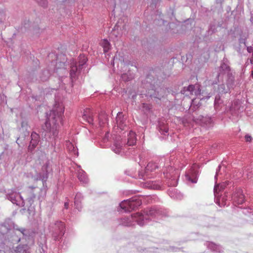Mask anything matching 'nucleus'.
I'll return each instance as SVG.
<instances>
[{
    "label": "nucleus",
    "instance_id": "14",
    "mask_svg": "<svg viewBox=\"0 0 253 253\" xmlns=\"http://www.w3.org/2000/svg\"><path fill=\"white\" fill-rule=\"evenodd\" d=\"M79 70V68H78L76 65H73L71 66V69L70 70V76L72 79L75 78L76 76V73Z\"/></svg>",
    "mask_w": 253,
    "mask_h": 253
},
{
    "label": "nucleus",
    "instance_id": "12",
    "mask_svg": "<svg viewBox=\"0 0 253 253\" xmlns=\"http://www.w3.org/2000/svg\"><path fill=\"white\" fill-rule=\"evenodd\" d=\"M158 168L157 165L154 163H149L146 167V173H148L149 171H153Z\"/></svg>",
    "mask_w": 253,
    "mask_h": 253
},
{
    "label": "nucleus",
    "instance_id": "23",
    "mask_svg": "<svg viewBox=\"0 0 253 253\" xmlns=\"http://www.w3.org/2000/svg\"><path fill=\"white\" fill-rule=\"evenodd\" d=\"M247 51L250 53L252 52V53H253V47L252 46L247 47Z\"/></svg>",
    "mask_w": 253,
    "mask_h": 253
},
{
    "label": "nucleus",
    "instance_id": "7",
    "mask_svg": "<svg viewBox=\"0 0 253 253\" xmlns=\"http://www.w3.org/2000/svg\"><path fill=\"white\" fill-rule=\"evenodd\" d=\"M136 142V137L135 132L130 131L128 135L127 144L129 146H133L135 144Z\"/></svg>",
    "mask_w": 253,
    "mask_h": 253
},
{
    "label": "nucleus",
    "instance_id": "24",
    "mask_svg": "<svg viewBox=\"0 0 253 253\" xmlns=\"http://www.w3.org/2000/svg\"><path fill=\"white\" fill-rule=\"evenodd\" d=\"M67 146L70 148V149H71V148H74L73 145H72V144L70 142H67Z\"/></svg>",
    "mask_w": 253,
    "mask_h": 253
},
{
    "label": "nucleus",
    "instance_id": "19",
    "mask_svg": "<svg viewBox=\"0 0 253 253\" xmlns=\"http://www.w3.org/2000/svg\"><path fill=\"white\" fill-rule=\"evenodd\" d=\"M39 4L43 7H45L47 5V0H37Z\"/></svg>",
    "mask_w": 253,
    "mask_h": 253
},
{
    "label": "nucleus",
    "instance_id": "5",
    "mask_svg": "<svg viewBox=\"0 0 253 253\" xmlns=\"http://www.w3.org/2000/svg\"><path fill=\"white\" fill-rule=\"evenodd\" d=\"M186 90L190 92V94H195V95L200 94L201 91L198 85H197L196 86L194 85H189L187 87Z\"/></svg>",
    "mask_w": 253,
    "mask_h": 253
},
{
    "label": "nucleus",
    "instance_id": "30",
    "mask_svg": "<svg viewBox=\"0 0 253 253\" xmlns=\"http://www.w3.org/2000/svg\"><path fill=\"white\" fill-rule=\"evenodd\" d=\"M214 191L216 190V187H215V188H214Z\"/></svg>",
    "mask_w": 253,
    "mask_h": 253
},
{
    "label": "nucleus",
    "instance_id": "25",
    "mask_svg": "<svg viewBox=\"0 0 253 253\" xmlns=\"http://www.w3.org/2000/svg\"><path fill=\"white\" fill-rule=\"evenodd\" d=\"M250 62L251 64H253V53H252V56L250 58Z\"/></svg>",
    "mask_w": 253,
    "mask_h": 253
},
{
    "label": "nucleus",
    "instance_id": "20",
    "mask_svg": "<svg viewBox=\"0 0 253 253\" xmlns=\"http://www.w3.org/2000/svg\"><path fill=\"white\" fill-rule=\"evenodd\" d=\"M31 140H39V136L37 133L33 132L31 134Z\"/></svg>",
    "mask_w": 253,
    "mask_h": 253
},
{
    "label": "nucleus",
    "instance_id": "22",
    "mask_svg": "<svg viewBox=\"0 0 253 253\" xmlns=\"http://www.w3.org/2000/svg\"><path fill=\"white\" fill-rule=\"evenodd\" d=\"M245 140L247 142H250L252 139V137L248 135H246L245 137Z\"/></svg>",
    "mask_w": 253,
    "mask_h": 253
},
{
    "label": "nucleus",
    "instance_id": "28",
    "mask_svg": "<svg viewBox=\"0 0 253 253\" xmlns=\"http://www.w3.org/2000/svg\"><path fill=\"white\" fill-rule=\"evenodd\" d=\"M54 240H59V238L58 237H56L55 236H54Z\"/></svg>",
    "mask_w": 253,
    "mask_h": 253
},
{
    "label": "nucleus",
    "instance_id": "15",
    "mask_svg": "<svg viewBox=\"0 0 253 253\" xmlns=\"http://www.w3.org/2000/svg\"><path fill=\"white\" fill-rule=\"evenodd\" d=\"M89 111L88 110V111H85V113L84 114V116H83V118L84 119H85L86 120V121L90 124H92L93 123V118L92 117V116L91 115H87V113L88 112L89 113Z\"/></svg>",
    "mask_w": 253,
    "mask_h": 253
},
{
    "label": "nucleus",
    "instance_id": "18",
    "mask_svg": "<svg viewBox=\"0 0 253 253\" xmlns=\"http://www.w3.org/2000/svg\"><path fill=\"white\" fill-rule=\"evenodd\" d=\"M60 224V233H59V235L60 236H62L64 235V228H65V226H64V224L62 222H60L59 223Z\"/></svg>",
    "mask_w": 253,
    "mask_h": 253
},
{
    "label": "nucleus",
    "instance_id": "2",
    "mask_svg": "<svg viewBox=\"0 0 253 253\" xmlns=\"http://www.w3.org/2000/svg\"><path fill=\"white\" fill-rule=\"evenodd\" d=\"M141 203L137 199H132L129 200L124 201L120 204V207L122 209L125 211H129L130 209H134V208L139 206Z\"/></svg>",
    "mask_w": 253,
    "mask_h": 253
},
{
    "label": "nucleus",
    "instance_id": "10",
    "mask_svg": "<svg viewBox=\"0 0 253 253\" xmlns=\"http://www.w3.org/2000/svg\"><path fill=\"white\" fill-rule=\"evenodd\" d=\"M197 172L196 171H194L192 172L190 174H187L186 175L187 179L190 181L192 183H196L197 182Z\"/></svg>",
    "mask_w": 253,
    "mask_h": 253
},
{
    "label": "nucleus",
    "instance_id": "27",
    "mask_svg": "<svg viewBox=\"0 0 253 253\" xmlns=\"http://www.w3.org/2000/svg\"><path fill=\"white\" fill-rule=\"evenodd\" d=\"M75 205H77V202H78V196L76 195V196L75 197Z\"/></svg>",
    "mask_w": 253,
    "mask_h": 253
},
{
    "label": "nucleus",
    "instance_id": "13",
    "mask_svg": "<svg viewBox=\"0 0 253 253\" xmlns=\"http://www.w3.org/2000/svg\"><path fill=\"white\" fill-rule=\"evenodd\" d=\"M79 58V69H80L82 68V66L86 63L87 58L84 55H80Z\"/></svg>",
    "mask_w": 253,
    "mask_h": 253
},
{
    "label": "nucleus",
    "instance_id": "29",
    "mask_svg": "<svg viewBox=\"0 0 253 253\" xmlns=\"http://www.w3.org/2000/svg\"><path fill=\"white\" fill-rule=\"evenodd\" d=\"M251 76H252V78H253V70L252 71Z\"/></svg>",
    "mask_w": 253,
    "mask_h": 253
},
{
    "label": "nucleus",
    "instance_id": "11",
    "mask_svg": "<svg viewBox=\"0 0 253 253\" xmlns=\"http://www.w3.org/2000/svg\"><path fill=\"white\" fill-rule=\"evenodd\" d=\"M78 177L81 181L84 183H86L88 181V178L86 175V174L83 170L79 171L78 174Z\"/></svg>",
    "mask_w": 253,
    "mask_h": 253
},
{
    "label": "nucleus",
    "instance_id": "6",
    "mask_svg": "<svg viewBox=\"0 0 253 253\" xmlns=\"http://www.w3.org/2000/svg\"><path fill=\"white\" fill-rule=\"evenodd\" d=\"M132 217L136 220V221L140 226H142L144 225V220L145 218L144 215L142 213L139 212L134 213L132 215Z\"/></svg>",
    "mask_w": 253,
    "mask_h": 253
},
{
    "label": "nucleus",
    "instance_id": "8",
    "mask_svg": "<svg viewBox=\"0 0 253 253\" xmlns=\"http://www.w3.org/2000/svg\"><path fill=\"white\" fill-rule=\"evenodd\" d=\"M100 45L103 47L104 53L107 52L111 48V44L106 39L102 40L100 42Z\"/></svg>",
    "mask_w": 253,
    "mask_h": 253
},
{
    "label": "nucleus",
    "instance_id": "3",
    "mask_svg": "<svg viewBox=\"0 0 253 253\" xmlns=\"http://www.w3.org/2000/svg\"><path fill=\"white\" fill-rule=\"evenodd\" d=\"M233 202L236 204L241 205L245 201L243 190L241 188H236L232 197Z\"/></svg>",
    "mask_w": 253,
    "mask_h": 253
},
{
    "label": "nucleus",
    "instance_id": "26",
    "mask_svg": "<svg viewBox=\"0 0 253 253\" xmlns=\"http://www.w3.org/2000/svg\"><path fill=\"white\" fill-rule=\"evenodd\" d=\"M64 206H65V208L67 209L68 208V207H69V203H65V204H64Z\"/></svg>",
    "mask_w": 253,
    "mask_h": 253
},
{
    "label": "nucleus",
    "instance_id": "4",
    "mask_svg": "<svg viewBox=\"0 0 253 253\" xmlns=\"http://www.w3.org/2000/svg\"><path fill=\"white\" fill-rule=\"evenodd\" d=\"M118 127L123 130L126 126V118H124L122 113H119L116 118Z\"/></svg>",
    "mask_w": 253,
    "mask_h": 253
},
{
    "label": "nucleus",
    "instance_id": "17",
    "mask_svg": "<svg viewBox=\"0 0 253 253\" xmlns=\"http://www.w3.org/2000/svg\"><path fill=\"white\" fill-rule=\"evenodd\" d=\"M100 125L101 126L107 122V116L105 114L100 115L99 116Z\"/></svg>",
    "mask_w": 253,
    "mask_h": 253
},
{
    "label": "nucleus",
    "instance_id": "21",
    "mask_svg": "<svg viewBox=\"0 0 253 253\" xmlns=\"http://www.w3.org/2000/svg\"><path fill=\"white\" fill-rule=\"evenodd\" d=\"M146 186L149 188H152V189H158L160 187V186L158 185H150V184H148V185Z\"/></svg>",
    "mask_w": 253,
    "mask_h": 253
},
{
    "label": "nucleus",
    "instance_id": "9",
    "mask_svg": "<svg viewBox=\"0 0 253 253\" xmlns=\"http://www.w3.org/2000/svg\"><path fill=\"white\" fill-rule=\"evenodd\" d=\"M124 143L120 141H116L113 147V151L116 154H120L121 152L122 146Z\"/></svg>",
    "mask_w": 253,
    "mask_h": 253
},
{
    "label": "nucleus",
    "instance_id": "16",
    "mask_svg": "<svg viewBox=\"0 0 253 253\" xmlns=\"http://www.w3.org/2000/svg\"><path fill=\"white\" fill-rule=\"evenodd\" d=\"M39 142V140H31L30 141V145L28 147V149L32 151L34 150L36 147L37 146Z\"/></svg>",
    "mask_w": 253,
    "mask_h": 253
},
{
    "label": "nucleus",
    "instance_id": "1",
    "mask_svg": "<svg viewBox=\"0 0 253 253\" xmlns=\"http://www.w3.org/2000/svg\"><path fill=\"white\" fill-rule=\"evenodd\" d=\"M64 111V107L63 104L56 103L45 123V130L54 137L57 136L58 134L59 122L61 121V117Z\"/></svg>",
    "mask_w": 253,
    "mask_h": 253
}]
</instances>
